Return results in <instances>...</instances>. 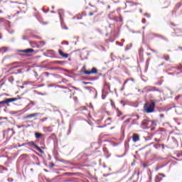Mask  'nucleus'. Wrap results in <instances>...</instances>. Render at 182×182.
Masks as SVG:
<instances>
[{"label":"nucleus","mask_w":182,"mask_h":182,"mask_svg":"<svg viewBox=\"0 0 182 182\" xmlns=\"http://www.w3.org/2000/svg\"><path fill=\"white\" fill-rule=\"evenodd\" d=\"M17 100H21V97L17 96V97L14 98H6L3 101L0 102V107H6L11 106L9 103H12L13 102H16Z\"/></svg>","instance_id":"obj_1"},{"label":"nucleus","mask_w":182,"mask_h":182,"mask_svg":"<svg viewBox=\"0 0 182 182\" xmlns=\"http://www.w3.org/2000/svg\"><path fill=\"white\" fill-rule=\"evenodd\" d=\"M155 107L156 103L154 102H147L144 105V113H153Z\"/></svg>","instance_id":"obj_2"},{"label":"nucleus","mask_w":182,"mask_h":182,"mask_svg":"<svg viewBox=\"0 0 182 182\" xmlns=\"http://www.w3.org/2000/svg\"><path fill=\"white\" fill-rule=\"evenodd\" d=\"M153 124H154V121L151 122L147 119H144V121H142V122L141 124L142 129H150V127H151V126H153Z\"/></svg>","instance_id":"obj_3"},{"label":"nucleus","mask_w":182,"mask_h":182,"mask_svg":"<svg viewBox=\"0 0 182 182\" xmlns=\"http://www.w3.org/2000/svg\"><path fill=\"white\" fill-rule=\"evenodd\" d=\"M144 92H159V89L155 87L147 86L144 88Z\"/></svg>","instance_id":"obj_4"},{"label":"nucleus","mask_w":182,"mask_h":182,"mask_svg":"<svg viewBox=\"0 0 182 182\" xmlns=\"http://www.w3.org/2000/svg\"><path fill=\"white\" fill-rule=\"evenodd\" d=\"M163 177H166V175L163 173H159L156 178H155V181L156 182H160L161 180H163Z\"/></svg>","instance_id":"obj_5"},{"label":"nucleus","mask_w":182,"mask_h":182,"mask_svg":"<svg viewBox=\"0 0 182 182\" xmlns=\"http://www.w3.org/2000/svg\"><path fill=\"white\" fill-rule=\"evenodd\" d=\"M140 140V136L137 134H134L132 136V141L134 143H137Z\"/></svg>","instance_id":"obj_6"},{"label":"nucleus","mask_w":182,"mask_h":182,"mask_svg":"<svg viewBox=\"0 0 182 182\" xmlns=\"http://www.w3.org/2000/svg\"><path fill=\"white\" fill-rule=\"evenodd\" d=\"M36 116H39V113H33L26 115L23 117V119H32V117H36Z\"/></svg>","instance_id":"obj_7"},{"label":"nucleus","mask_w":182,"mask_h":182,"mask_svg":"<svg viewBox=\"0 0 182 182\" xmlns=\"http://www.w3.org/2000/svg\"><path fill=\"white\" fill-rule=\"evenodd\" d=\"M58 53L60 55L62 56V58H65V59H68L69 58V54L68 53H64L62 50H58Z\"/></svg>","instance_id":"obj_8"},{"label":"nucleus","mask_w":182,"mask_h":182,"mask_svg":"<svg viewBox=\"0 0 182 182\" xmlns=\"http://www.w3.org/2000/svg\"><path fill=\"white\" fill-rule=\"evenodd\" d=\"M21 52H23V53H32V52H35V50H33V48H28L23 50H21Z\"/></svg>","instance_id":"obj_9"},{"label":"nucleus","mask_w":182,"mask_h":182,"mask_svg":"<svg viewBox=\"0 0 182 182\" xmlns=\"http://www.w3.org/2000/svg\"><path fill=\"white\" fill-rule=\"evenodd\" d=\"M58 15H59V16H60V21H62V16H63V9H59L58 11Z\"/></svg>","instance_id":"obj_10"},{"label":"nucleus","mask_w":182,"mask_h":182,"mask_svg":"<svg viewBox=\"0 0 182 182\" xmlns=\"http://www.w3.org/2000/svg\"><path fill=\"white\" fill-rule=\"evenodd\" d=\"M53 63V65H65L64 61H54Z\"/></svg>","instance_id":"obj_11"},{"label":"nucleus","mask_w":182,"mask_h":182,"mask_svg":"<svg viewBox=\"0 0 182 182\" xmlns=\"http://www.w3.org/2000/svg\"><path fill=\"white\" fill-rule=\"evenodd\" d=\"M151 35H153L154 36H158L159 38H161V39H164V41H168L167 38H164V36H159V34L152 33Z\"/></svg>","instance_id":"obj_12"},{"label":"nucleus","mask_w":182,"mask_h":182,"mask_svg":"<svg viewBox=\"0 0 182 182\" xmlns=\"http://www.w3.org/2000/svg\"><path fill=\"white\" fill-rule=\"evenodd\" d=\"M35 136H36V139H41V137H42L43 135L39 132H36Z\"/></svg>","instance_id":"obj_13"},{"label":"nucleus","mask_w":182,"mask_h":182,"mask_svg":"<svg viewBox=\"0 0 182 182\" xmlns=\"http://www.w3.org/2000/svg\"><path fill=\"white\" fill-rule=\"evenodd\" d=\"M34 149H36V150H38V151H39V153H41V154H43V150H42L41 148H39V146H36Z\"/></svg>","instance_id":"obj_14"},{"label":"nucleus","mask_w":182,"mask_h":182,"mask_svg":"<svg viewBox=\"0 0 182 182\" xmlns=\"http://www.w3.org/2000/svg\"><path fill=\"white\" fill-rule=\"evenodd\" d=\"M28 144H29V146H32L33 147H34V149H35L36 147H37V146H38V145H36V144H35V142H33V141L29 142Z\"/></svg>","instance_id":"obj_15"},{"label":"nucleus","mask_w":182,"mask_h":182,"mask_svg":"<svg viewBox=\"0 0 182 182\" xmlns=\"http://www.w3.org/2000/svg\"><path fill=\"white\" fill-rule=\"evenodd\" d=\"M5 52H6V48L3 47L0 48V53H5Z\"/></svg>","instance_id":"obj_16"},{"label":"nucleus","mask_w":182,"mask_h":182,"mask_svg":"<svg viewBox=\"0 0 182 182\" xmlns=\"http://www.w3.org/2000/svg\"><path fill=\"white\" fill-rule=\"evenodd\" d=\"M164 59H165V60H166L167 62H168V60H170V55H164Z\"/></svg>","instance_id":"obj_17"},{"label":"nucleus","mask_w":182,"mask_h":182,"mask_svg":"<svg viewBox=\"0 0 182 182\" xmlns=\"http://www.w3.org/2000/svg\"><path fill=\"white\" fill-rule=\"evenodd\" d=\"M91 73H97V69L96 68H92Z\"/></svg>","instance_id":"obj_18"},{"label":"nucleus","mask_w":182,"mask_h":182,"mask_svg":"<svg viewBox=\"0 0 182 182\" xmlns=\"http://www.w3.org/2000/svg\"><path fill=\"white\" fill-rule=\"evenodd\" d=\"M50 70H60V68L53 67L50 68Z\"/></svg>","instance_id":"obj_19"},{"label":"nucleus","mask_w":182,"mask_h":182,"mask_svg":"<svg viewBox=\"0 0 182 182\" xmlns=\"http://www.w3.org/2000/svg\"><path fill=\"white\" fill-rule=\"evenodd\" d=\"M181 100H182V95H179V96L176 97V100L178 102H181Z\"/></svg>","instance_id":"obj_20"},{"label":"nucleus","mask_w":182,"mask_h":182,"mask_svg":"<svg viewBox=\"0 0 182 182\" xmlns=\"http://www.w3.org/2000/svg\"><path fill=\"white\" fill-rule=\"evenodd\" d=\"M0 170H2L3 171H7L8 168H5V167H4L2 166H0Z\"/></svg>","instance_id":"obj_21"},{"label":"nucleus","mask_w":182,"mask_h":182,"mask_svg":"<svg viewBox=\"0 0 182 182\" xmlns=\"http://www.w3.org/2000/svg\"><path fill=\"white\" fill-rule=\"evenodd\" d=\"M85 75H92L91 71L85 70L84 71Z\"/></svg>","instance_id":"obj_22"},{"label":"nucleus","mask_w":182,"mask_h":182,"mask_svg":"<svg viewBox=\"0 0 182 182\" xmlns=\"http://www.w3.org/2000/svg\"><path fill=\"white\" fill-rule=\"evenodd\" d=\"M36 104L33 101H31V102L28 104V106H35Z\"/></svg>","instance_id":"obj_23"},{"label":"nucleus","mask_w":182,"mask_h":182,"mask_svg":"<svg viewBox=\"0 0 182 182\" xmlns=\"http://www.w3.org/2000/svg\"><path fill=\"white\" fill-rule=\"evenodd\" d=\"M46 44L45 41H40L41 46H45Z\"/></svg>","instance_id":"obj_24"},{"label":"nucleus","mask_w":182,"mask_h":182,"mask_svg":"<svg viewBox=\"0 0 182 182\" xmlns=\"http://www.w3.org/2000/svg\"><path fill=\"white\" fill-rule=\"evenodd\" d=\"M66 82H68V80H66L65 78H63V79L62 80V81L60 82V83H66Z\"/></svg>","instance_id":"obj_25"},{"label":"nucleus","mask_w":182,"mask_h":182,"mask_svg":"<svg viewBox=\"0 0 182 182\" xmlns=\"http://www.w3.org/2000/svg\"><path fill=\"white\" fill-rule=\"evenodd\" d=\"M97 12V10H96L95 12H90L89 14V16H93V15L95 14V13Z\"/></svg>","instance_id":"obj_26"},{"label":"nucleus","mask_w":182,"mask_h":182,"mask_svg":"<svg viewBox=\"0 0 182 182\" xmlns=\"http://www.w3.org/2000/svg\"><path fill=\"white\" fill-rule=\"evenodd\" d=\"M117 113H118V117H120V116H122V114H123L122 113V112L119 111V109H117Z\"/></svg>","instance_id":"obj_27"},{"label":"nucleus","mask_w":182,"mask_h":182,"mask_svg":"<svg viewBox=\"0 0 182 182\" xmlns=\"http://www.w3.org/2000/svg\"><path fill=\"white\" fill-rule=\"evenodd\" d=\"M44 75H45V76H46L47 77H49V75H50L49 73H48V72H45L44 73Z\"/></svg>","instance_id":"obj_28"},{"label":"nucleus","mask_w":182,"mask_h":182,"mask_svg":"<svg viewBox=\"0 0 182 182\" xmlns=\"http://www.w3.org/2000/svg\"><path fill=\"white\" fill-rule=\"evenodd\" d=\"M116 45H118L119 46H123V43H119V42H117Z\"/></svg>","instance_id":"obj_29"},{"label":"nucleus","mask_w":182,"mask_h":182,"mask_svg":"<svg viewBox=\"0 0 182 182\" xmlns=\"http://www.w3.org/2000/svg\"><path fill=\"white\" fill-rule=\"evenodd\" d=\"M149 50H151V52H154V53H157V50H153L152 48H149Z\"/></svg>","instance_id":"obj_30"},{"label":"nucleus","mask_w":182,"mask_h":182,"mask_svg":"<svg viewBox=\"0 0 182 182\" xmlns=\"http://www.w3.org/2000/svg\"><path fill=\"white\" fill-rule=\"evenodd\" d=\"M63 45H69V42L68 41H63Z\"/></svg>","instance_id":"obj_31"},{"label":"nucleus","mask_w":182,"mask_h":182,"mask_svg":"<svg viewBox=\"0 0 182 182\" xmlns=\"http://www.w3.org/2000/svg\"><path fill=\"white\" fill-rule=\"evenodd\" d=\"M7 180H8L9 182L14 181V178H9Z\"/></svg>","instance_id":"obj_32"},{"label":"nucleus","mask_w":182,"mask_h":182,"mask_svg":"<svg viewBox=\"0 0 182 182\" xmlns=\"http://www.w3.org/2000/svg\"><path fill=\"white\" fill-rule=\"evenodd\" d=\"M129 82V79L127 80L126 81H124L123 86H126V85H127V82Z\"/></svg>","instance_id":"obj_33"},{"label":"nucleus","mask_w":182,"mask_h":182,"mask_svg":"<svg viewBox=\"0 0 182 182\" xmlns=\"http://www.w3.org/2000/svg\"><path fill=\"white\" fill-rule=\"evenodd\" d=\"M177 157H182V151L177 154Z\"/></svg>","instance_id":"obj_34"},{"label":"nucleus","mask_w":182,"mask_h":182,"mask_svg":"<svg viewBox=\"0 0 182 182\" xmlns=\"http://www.w3.org/2000/svg\"><path fill=\"white\" fill-rule=\"evenodd\" d=\"M17 127H18V129H21V128H22V127H25V125H23V124L19 125V126H18Z\"/></svg>","instance_id":"obj_35"},{"label":"nucleus","mask_w":182,"mask_h":182,"mask_svg":"<svg viewBox=\"0 0 182 182\" xmlns=\"http://www.w3.org/2000/svg\"><path fill=\"white\" fill-rule=\"evenodd\" d=\"M144 16H146V18H150V14H145Z\"/></svg>","instance_id":"obj_36"},{"label":"nucleus","mask_w":182,"mask_h":182,"mask_svg":"<svg viewBox=\"0 0 182 182\" xmlns=\"http://www.w3.org/2000/svg\"><path fill=\"white\" fill-rule=\"evenodd\" d=\"M159 117L161 118V119H164V114H161L159 115Z\"/></svg>","instance_id":"obj_37"},{"label":"nucleus","mask_w":182,"mask_h":182,"mask_svg":"<svg viewBox=\"0 0 182 182\" xmlns=\"http://www.w3.org/2000/svg\"><path fill=\"white\" fill-rule=\"evenodd\" d=\"M134 174H137V176H139V174H140V173H139V171L137 172V171H136V170H135V171H134Z\"/></svg>","instance_id":"obj_38"},{"label":"nucleus","mask_w":182,"mask_h":182,"mask_svg":"<svg viewBox=\"0 0 182 182\" xmlns=\"http://www.w3.org/2000/svg\"><path fill=\"white\" fill-rule=\"evenodd\" d=\"M129 122H130V119H128L124 121V123H129Z\"/></svg>","instance_id":"obj_39"},{"label":"nucleus","mask_w":182,"mask_h":182,"mask_svg":"<svg viewBox=\"0 0 182 182\" xmlns=\"http://www.w3.org/2000/svg\"><path fill=\"white\" fill-rule=\"evenodd\" d=\"M14 31H9V33H11V35H12V33H14Z\"/></svg>","instance_id":"obj_40"},{"label":"nucleus","mask_w":182,"mask_h":182,"mask_svg":"<svg viewBox=\"0 0 182 182\" xmlns=\"http://www.w3.org/2000/svg\"><path fill=\"white\" fill-rule=\"evenodd\" d=\"M141 22L142 23H144L146 22V18H143Z\"/></svg>","instance_id":"obj_41"},{"label":"nucleus","mask_w":182,"mask_h":182,"mask_svg":"<svg viewBox=\"0 0 182 182\" xmlns=\"http://www.w3.org/2000/svg\"><path fill=\"white\" fill-rule=\"evenodd\" d=\"M81 110H86V107H82Z\"/></svg>","instance_id":"obj_42"},{"label":"nucleus","mask_w":182,"mask_h":182,"mask_svg":"<svg viewBox=\"0 0 182 182\" xmlns=\"http://www.w3.org/2000/svg\"><path fill=\"white\" fill-rule=\"evenodd\" d=\"M38 95H41V96H44L45 94L42 93V92H39Z\"/></svg>","instance_id":"obj_43"},{"label":"nucleus","mask_w":182,"mask_h":182,"mask_svg":"<svg viewBox=\"0 0 182 182\" xmlns=\"http://www.w3.org/2000/svg\"><path fill=\"white\" fill-rule=\"evenodd\" d=\"M136 120H139V119H140V117H139V115L136 116Z\"/></svg>","instance_id":"obj_44"},{"label":"nucleus","mask_w":182,"mask_h":182,"mask_svg":"<svg viewBox=\"0 0 182 182\" xmlns=\"http://www.w3.org/2000/svg\"><path fill=\"white\" fill-rule=\"evenodd\" d=\"M116 146H119V144H117V143L114 144V147H116Z\"/></svg>","instance_id":"obj_45"},{"label":"nucleus","mask_w":182,"mask_h":182,"mask_svg":"<svg viewBox=\"0 0 182 182\" xmlns=\"http://www.w3.org/2000/svg\"><path fill=\"white\" fill-rule=\"evenodd\" d=\"M89 83H90V82H83L84 85H89Z\"/></svg>","instance_id":"obj_46"},{"label":"nucleus","mask_w":182,"mask_h":182,"mask_svg":"<svg viewBox=\"0 0 182 182\" xmlns=\"http://www.w3.org/2000/svg\"><path fill=\"white\" fill-rule=\"evenodd\" d=\"M46 120H48V118L46 117L43 119V122H45Z\"/></svg>","instance_id":"obj_47"},{"label":"nucleus","mask_w":182,"mask_h":182,"mask_svg":"<svg viewBox=\"0 0 182 182\" xmlns=\"http://www.w3.org/2000/svg\"><path fill=\"white\" fill-rule=\"evenodd\" d=\"M155 141H160V139H155Z\"/></svg>","instance_id":"obj_48"},{"label":"nucleus","mask_w":182,"mask_h":182,"mask_svg":"<svg viewBox=\"0 0 182 182\" xmlns=\"http://www.w3.org/2000/svg\"><path fill=\"white\" fill-rule=\"evenodd\" d=\"M177 69H178V70H181V68H180V67H178Z\"/></svg>","instance_id":"obj_49"},{"label":"nucleus","mask_w":182,"mask_h":182,"mask_svg":"<svg viewBox=\"0 0 182 182\" xmlns=\"http://www.w3.org/2000/svg\"><path fill=\"white\" fill-rule=\"evenodd\" d=\"M11 4H18V1H15V2L11 1Z\"/></svg>","instance_id":"obj_50"},{"label":"nucleus","mask_w":182,"mask_h":182,"mask_svg":"<svg viewBox=\"0 0 182 182\" xmlns=\"http://www.w3.org/2000/svg\"><path fill=\"white\" fill-rule=\"evenodd\" d=\"M43 11L45 14L48 13V11H45V9H43Z\"/></svg>","instance_id":"obj_51"},{"label":"nucleus","mask_w":182,"mask_h":182,"mask_svg":"<svg viewBox=\"0 0 182 182\" xmlns=\"http://www.w3.org/2000/svg\"><path fill=\"white\" fill-rule=\"evenodd\" d=\"M51 14H55V11H51Z\"/></svg>","instance_id":"obj_52"},{"label":"nucleus","mask_w":182,"mask_h":182,"mask_svg":"<svg viewBox=\"0 0 182 182\" xmlns=\"http://www.w3.org/2000/svg\"><path fill=\"white\" fill-rule=\"evenodd\" d=\"M23 41H26V38H25V37H23Z\"/></svg>","instance_id":"obj_53"},{"label":"nucleus","mask_w":182,"mask_h":182,"mask_svg":"<svg viewBox=\"0 0 182 182\" xmlns=\"http://www.w3.org/2000/svg\"><path fill=\"white\" fill-rule=\"evenodd\" d=\"M177 161H182V159H176Z\"/></svg>","instance_id":"obj_54"},{"label":"nucleus","mask_w":182,"mask_h":182,"mask_svg":"<svg viewBox=\"0 0 182 182\" xmlns=\"http://www.w3.org/2000/svg\"><path fill=\"white\" fill-rule=\"evenodd\" d=\"M27 123H32V121H27Z\"/></svg>","instance_id":"obj_55"},{"label":"nucleus","mask_w":182,"mask_h":182,"mask_svg":"<svg viewBox=\"0 0 182 182\" xmlns=\"http://www.w3.org/2000/svg\"><path fill=\"white\" fill-rule=\"evenodd\" d=\"M21 146H25V144H23L22 145H19V147H21Z\"/></svg>","instance_id":"obj_56"},{"label":"nucleus","mask_w":182,"mask_h":182,"mask_svg":"<svg viewBox=\"0 0 182 182\" xmlns=\"http://www.w3.org/2000/svg\"><path fill=\"white\" fill-rule=\"evenodd\" d=\"M51 8L52 9H55V6H53Z\"/></svg>","instance_id":"obj_57"},{"label":"nucleus","mask_w":182,"mask_h":182,"mask_svg":"<svg viewBox=\"0 0 182 182\" xmlns=\"http://www.w3.org/2000/svg\"><path fill=\"white\" fill-rule=\"evenodd\" d=\"M49 87H53V85H49Z\"/></svg>","instance_id":"obj_58"},{"label":"nucleus","mask_w":182,"mask_h":182,"mask_svg":"<svg viewBox=\"0 0 182 182\" xmlns=\"http://www.w3.org/2000/svg\"><path fill=\"white\" fill-rule=\"evenodd\" d=\"M37 166H41V164L38 163V164H37Z\"/></svg>","instance_id":"obj_59"},{"label":"nucleus","mask_w":182,"mask_h":182,"mask_svg":"<svg viewBox=\"0 0 182 182\" xmlns=\"http://www.w3.org/2000/svg\"><path fill=\"white\" fill-rule=\"evenodd\" d=\"M31 171H33V168H31Z\"/></svg>","instance_id":"obj_60"},{"label":"nucleus","mask_w":182,"mask_h":182,"mask_svg":"<svg viewBox=\"0 0 182 182\" xmlns=\"http://www.w3.org/2000/svg\"><path fill=\"white\" fill-rule=\"evenodd\" d=\"M140 12H141H141H143V10L140 9Z\"/></svg>","instance_id":"obj_61"},{"label":"nucleus","mask_w":182,"mask_h":182,"mask_svg":"<svg viewBox=\"0 0 182 182\" xmlns=\"http://www.w3.org/2000/svg\"><path fill=\"white\" fill-rule=\"evenodd\" d=\"M77 19H82V18L78 17Z\"/></svg>","instance_id":"obj_62"},{"label":"nucleus","mask_w":182,"mask_h":182,"mask_svg":"<svg viewBox=\"0 0 182 182\" xmlns=\"http://www.w3.org/2000/svg\"><path fill=\"white\" fill-rule=\"evenodd\" d=\"M0 14H2V11L1 10L0 11Z\"/></svg>","instance_id":"obj_63"},{"label":"nucleus","mask_w":182,"mask_h":182,"mask_svg":"<svg viewBox=\"0 0 182 182\" xmlns=\"http://www.w3.org/2000/svg\"><path fill=\"white\" fill-rule=\"evenodd\" d=\"M144 167H147L146 165H144Z\"/></svg>","instance_id":"obj_64"}]
</instances>
